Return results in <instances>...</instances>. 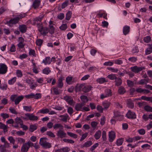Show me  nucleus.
<instances>
[{
    "label": "nucleus",
    "instance_id": "nucleus-26",
    "mask_svg": "<svg viewBox=\"0 0 152 152\" xmlns=\"http://www.w3.org/2000/svg\"><path fill=\"white\" fill-rule=\"evenodd\" d=\"M37 126L35 124H31L29 126V131L31 132H33L37 129Z\"/></svg>",
    "mask_w": 152,
    "mask_h": 152
},
{
    "label": "nucleus",
    "instance_id": "nucleus-56",
    "mask_svg": "<svg viewBox=\"0 0 152 152\" xmlns=\"http://www.w3.org/2000/svg\"><path fill=\"white\" fill-rule=\"evenodd\" d=\"M69 4V1H66L63 3L61 4V8L62 9L66 7H67Z\"/></svg>",
    "mask_w": 152,
    "mask_h": 152
},
{
    "label": "nucleus",
    "instance_id": "nucleus-44",
    "mask_svg": "<svg viewBox=\"0 0 152 152\" xmlns=\"http://www.w3.org/2000/svg\"><path fill=\"white\" fill-rule=\"evenodd\" d=\"M84 85V84H82L80 85H77L76 86V90L79 91H80L82 88L83 89Z\"/></svg>",
    "mask_w": 152,
    "mask_h": 152
},
{
    "label": "nucleus",
    "instance_id": "nucleus-45",
    "mask_svg": "<svg viewBox=\"0 0 152 152\" xmlns=\"http://www.w3.org/2000/svg\"><path fill=\"white\" fill-rule=\"evenodd\" d=\"M51 72L50 70L49 69V68H46L44 69L43 70V73L48 75Z\"/></svg>",
    "mask_w": 152,
    "mask_h": 152
},
{
    "label": "nucleus",
    "instance_id": "nucleus-53",
    "mask_svg": "<svg viewBox=\"0 0 152 152\" xmlns=\"http://www.w3.org/2000/svg\"><path fill=\"white\" fill-rule=\"evenodd\" d=\"M151 39V37L149 36H146L144 38V42L146 43H148L150 42Z\"/></svg>",
    "mask_w": 152,
    "mask_h": 152
},
{
    "label": "nucleus",
    "instance_id": "nucleus-29",
    "mask_svg": "<svg viewBox=\"0 0 152 152\" xmlns=\"http://www.w3.org/2000/svg\"><path fill=\"white\" fill-rule=\"evenodd\" d=\"M124 141V138H119L116 141V144L118 146H120L122 145Z\"/></svg>",
    "mask_w": 152,
    "mask_h": 152
},
{
    "label": "nucleus",
    "instance_id": "nucleus-51",
    "mask_svg": "<svg viewBox=\"0 0 152 152\" xmlns=\"http://www.w3.org/2000/svg\"><path fill=\"white\" fill-rule=\"evenodd\" d=\"M127 85L130 87H132L134 86V83L132 81L127 80Z\"/></svg>",
    "mask_w": 152,
    "mask_h": 152
},
{
    "label": "nucleus",
    "instance_id": "nucleus-1",
    "mask_svg": "<svg viewBox=\"0 0 152 152\" xmlns=\"http://www.w3.org/2000/svg\"><path fill=\"white\" fill-rule=\"evenodd\" d=\"M7 71V67L4 64H0V74H4Z\"/></svg>",
    "mask_w": 152,
    "mask_h": 152
},
{
    "label": "nucleus",
    "instance_id": "nucleus-3",
    "mask_svg": "<svg viewBox=\"0 0 152 152\" xmlns=\"http://www.w3.org/2000/svg\"><path fill=\"white\" fill-rule=\"evenodd\" d=\"M145 68L143 67H138L137 66L132 67L131 68L132 71L135 73H138L139 72L141 71L143 69H145Z\"/></svg>",
    "mask_w": 152,
    "mask_h": 152
},
{
    "label": "nucleus",
    "instance_id": "nucleus-31",
    "mask_svg": "<svg viewBox=\"0 0 152 152\" xmlns=\"http://www.w3.org/2000/svg\"><path fill=\"white\" fill-rule=\"evenodd\" d=\"M92 144V141H87L83 145V147L87 148L90 147Z\"/></svg>",
    "mask_w": 152,
    "mask_h": 152
},
{
    "label": "nucleus",
    "instance_id": "nucleus-14",
    "mask_svg": "<svg viewBox=\"0 0 152 152\" xmlns=\"http://www.w3.org/2000/svg\"><path fill=\"white\" fill-rule=\"evenodd\" d=\"M43 17V15H40L38 17H36L35 18L33 21L34 24H40V23H38V21L41 22V21L42 20Z\"/></svg>",
    "mask_w": 152,
    "mask_h": 152
},
{
    "label": "nucleus",
    "instance_id": "nucleus-39",
    "mask_svg": "<svg viewBox=\"0 0 152 152\" xmlns=\"http://www.w3.org/2000/svg\"><path fill=\"white\" fill-rule=\"evenodd\" d=\"M127 106L128 107L133 108L134 107V104L133 102L130 100H128L127 102Z\"/></svg>",
    "mask_w": 152,
    "mask_h": 152
},
{
    "label": "nucleus",
    "instance_id": "nucleus-32",
    "mask_svg": "<svg viewBox=\"0 0 152 152\" xmlns=\"http://www.w3.org/2000/svg\"><path fill=\"white\" fill-rule=\"evenodd\" d=\"M51 146V143L47 142L42 146L44 148L47 149L50 148Z\"/></svg>",
    "mask_w": 152,
    "mask_h": 152
},
{
    "label": "nucleus",
    "instance_id": "nucleus-60",
    "mask_svg": "<svg viewBox=\"0 0 152 152\" xmlns=\"http://www.w3.org/2000/svg\"><path fill=\"white\" fill-rule=\"evenodd\" d=\"M98 145L99 144L98 143H96L90 148V150L91 151H93L98 146Z\"/></svg>",
    "mask_w": 152,
    "mask_h": 152
},
{
    "label": "nucleus",
    "instance_id": "nucleus-37",
    "mask_svg": "<svg viewBox=\"0 0 152 152\" xmlns=\"http://www.w3.org/2000/svg\"><path fill=\"white\" fill-rule=\"evenodd\" d=\"M144 110L148 112H152V107L148 105H146L144 106Z\"/></svg>",
    "mask_w": 152,
    "mask_h": 152
},
{
    "label": "nucleus",
    "instance_id": "nucleus-2",
    "mask_svg": "<svg viewBox=\"0 0 152 152\" xmlns=\"http://www.w3.org/2000/svg\"><path fill=\"white\" fill-rule=\"evenodd\" d=\"M19 21L17 17L16 16L15 18H12L9 20L7 21L5 24H7L9 26H10L11 24H16L18 23Z\"/></svg>",
    "mask_w": 152,
    "mask_h": 152
},
{
    "label": "nucleus",
    "instance_id": "nucleus-13",
    "mask_svg": "<svg viewBox=\"0 0 152 152\" xmlns=\"http://www.w3.org/2000/svg\"><path fill=\"white\" fill-rule=\"evenodd\" d=\"M85 104L84 103H80L77 104L75 107V109L77 111H82L81 110L82 107L84 106Z\"/></svg>",
    "mask_w": 152,
    "mask_h": 152
},
{
    "label": "nucleus",
    "instance_id": "nucleus-50",
    "mask_svg": "<svg viewBox=\"0 0 152 152\" xmlns=\"http://www.w3.org/2000/svg\"><path fill=\"white\" fill-rule=\"evenodd\" d=\"M23 108L24 110L30 112L31 110V106H23Z\"/></svg>",
    "mask_w": 152,
    "mask_h": 152
},
{
    "label": "nucleus",
    "instance_id": "nucleus-52",
    "mask_svg": "<svg viewBox=\"0 0 152 152\" xmlns=\"http://www.w3.org/2000/svg\"><path fill=\"white\" fill-rule=\"evenodd\" d=\"M67 25L66 24H62L60 27V29L62 30H65L67 28Z\"/></svg>",
    "mask_w": 152,
    "mask_h": 152
},
{
    "label": "nucleus",
    "instance_id": "nucleus-59",
    "mask_svg": "<svg viewBox=\"0 0 152 152\" xmlns=\"http://www.w3.org/2000/svg\"><path fill=\"white\" fill-rule=\"evenodd\" d=\"M46 134L49 136L51 137H55V135L51 131L47 132H46Z\"/></svg>",
    "mask_w": 152,
    "mask_h": 152
},
{
    "label": "nucleus",
    "instance_id": "nucleus-10",
    "mask_svg": "<svg viewBox=\"0 0 152 152\" xmlns=\"http://www.w3.org/2000/svg\"><path fill=\"white\" fill-rule=\"evenodd\" d=\"M64 99L70 105H72L73 104L74 101L71 96H64Z\"/></svg>",
    "mask_w": 152,
    "mask_h": 152
},
{
    "label": "nucleus",
    "instance_id": "nucleus-38",
    "mask_svg": "<svg viewBox=\"0 0 152 152\" xmlns=\"http://www.w3.org/2000/svg\"><path fill=\"white\" fill-rule=\"evenodd\" d=\"M72 13L70 11H69L67 13L66 15V19L67 20H69L71 18Z\"/></svg>",
    "mask_w": 152,
    "mask_h": 152
},
{
    "label": "nucleus",
    "instance_id": "nucleus-57",
    "mask_svg": "<svg viewBox=\"0 0 152 152\" xmlns=\"http://www.w3.org/2000/svg\"><path fill=\"white\" fill-rule=\"evenodd\" d=\"M105 121V118L104 116H103L101 119L100 124L102 126L104 124Z\"/></svg>",
    "mask_w": 152,
    "mask_h": 152
},
{
    "label": "nucleus",
    "instance_id": "nucleus-19",
    "mask_svg": "<svg viewBox=\"0 0 152 152\" xmlns=\"http://www.w3.org/2000/svg\"><path fill=\"white\" fill-rule=\"evenodd\" d=\"M40 3V0H34L32 4L34 8L36 9L37 8H38L39 7Z\"/></svg>",
    "mask_w": 152,
    "mask_h": 152
},
{
    "label": "nucleus",
    "instance_id": "nucleus-7",
    "mask_svg": "<svg viewBox=\"0 0 152 152\" xmlns=\"http://www.w3.org/2000/svg\"><path fill=\"white\" fill-rule=\"evenodd\" d=\"M0 139L1 142L4 143V145H2L3 146L6 148H9L10 147V143L6 140L4 137L2 136L1 137Z\"/></svg>",
    "mask_w": 152,
    "mask_h": 152
},
{
    "label": "nucleus",
    "instance_id": "nucleus-64",
    "mask_svg": "<svg viewBox=\"0 0 152 152\" xmlns=\"http://www.w3.org/2000/svg\"><path fill=\"white\" fill-rule=\"evenodd\" d=\"M5 147L3 146L2 145H0V152H6V149Z\"/></svg>",
    "mask_w": 152,
    "mask_h": 152
},
{
    "label": "nucleus",
    "instance_id": "nucleus-61",
    "mask_svg": "<svg viewBox=\"0 0 152 152\" xmlns=\"http://www.w3.org/2000/svg\"><path fill=\"white\" fill-rule=\"evenodd\" d=\"M41 94L40 93H37L35 94H34V96H33V98L36 99H39L41 98Z\"/></svg>",
    "mask_w": 152,
    "mask_h": 152
},
{
    "label": "nucleus",
    "instance_id": "nucleus-11",
    "mask_svg": "<svg viewBox=\"0 0 152 152\" xmlns=\"http://www.w3.org/2000/svg\"><path fill=\"white\" fill-rule=\"evenodd\" d=\"M64 80V78L62 77H61L58 78L57 81V87L60 88H62L63 85V83L62 81Z\"/></svg>",
    "mask_w": 152,
    "mask_h": 152
},
{
    "label": "nucleus",
    "instance_id": "nucleus-15",
    "mask_svg": "<svg viewBox=\"0 0 152 152\" xmlns=\"http://www.w3.org/2000/svg\"><path fill=\"white\" fill-rule=\"evenodd\" d=\"M130 31V27L129 26L125 25V26L123 29V34L126 35L128 34Z\"/></svg>",
    "mask_w": 152,
    "mask_h": 152
},
{
    "label": "nucleus",
    "instance_id": "nucleus-42",
    "mask_svg": "<svg viewBox=\"0 0 152 152\" xmlns=\"http://www.w3.org/2000/svg\"><path fill=\"white\" fill-rule=\"evenodd\" d=\"M72 79V77H67L66 79V81L67 84H71Z\"/></svg>",
    "mask_w": 152,
    "mask_h": 152
},
{
    "label": "nucleus",
    "instance_id": "nucleus-23",
    "mask_svg": "<svg viewBox=\"0 0 152 152\" xmlns=\"http://www.w3.org/2000/svg\"><path fill=\"white\" fill-rule=\"evenodd\" d=\"M104 94L106 97H108L112 96V92L110 89L108 88L106 89L104 92Z\"/></svg>",
    "mask_w": 152,
    "mask_h": 152
},
{
    "label": "nucleus",
    "instance_id": "nucleus-46",
    "mask_svg": "<svg viewBox=\"0 0 152 152\" xmlns=\"http://www.w3.org/2000/svg\"><path fill=\"white\" fill-rule=\"evenodd\" d=\"M8 140L10 143H12L13 145L15 144V140L12 137L9 136L8 138Z\"/></svg>",
    "mask_w": 152,
    "mask_h": 152
},
{
    "label": "nucleus",
    "instance_id": "nucleus-49",
    "mask_svg": "<svg viewBox=\"0 0 152 152\" xmlns=\"http://www.w3.org/2000/svg\"><path fill=\"white\" fill-rule=\"evenodd\" d=\"M42 40L39 39L37 40L36 41V45L39 46H41L42 44Z\"/></svg>",
    "mask_w": 152,
    "mask_h": 152
},
{
    "label": "nucleus",
    "instance_id": "nucleus-17",
    "mask_svg": "<svg viewBox=\"0 0 152 152\" xmlns=\"http://www.w3.org/2000/svg\"><path fill=\"white\" fill-rule=\"evenodd\" d=\"M29 146L26 143H24L21 148V152H27L29 149Z\"/></svg>",
    "mask_w": 152,
    "mask_h": 152
},
{
    "label": "nucleus",
    "instance_id": "nucleus-8",
    "mask_svg": "<svg viewBox=\"0 0 152 152\" xmlns=\"http://www.w3.org/2000/svg\"><path fill=\"white\" fill-rule=\"evenodd\" d=\"M58 88L57 87H53L51 88V91L52 92V91L53 90V95H58L61 93L62 91L58 89Z\"/></svg>",
    "mask_w": 152,
    "mask_h": 152
},
{
    "label": "nucleus",
    "instance_id": "nucleus-21",
    "mask_svg": "<svg viewBox=\"0 0 152 152\" xmlns=\"http://www.w3.org/2000/svg\"><path fill=\"white\" fill-rule=\"evenodd\" d=\"M92 88L93 87L91 86H85L84 85L82 90L83 92L86 93L89 92L90 90H91Z\"/></svg>",
    "mask_w": 152,
    "mask_h": 152
},
{
    "label": "nucleus",
    "instance_id": "nucleus-5",
    "mask_svg": "<svg viewBox=\"0 0 152 152\" xmlns=\"http://www.w3.org/2000/svg\"><path fill=\"white\" fill-rule=\"evenodd\" d=\"M25 115L28 117L29 120L31 121H36L38 119L37 116L34 115L32 113H27L25 114Z\"/></svg>",
    "mask_w": 152,
    "mask_h": 152
},
{
    "label": "nucleus",
    "instance_id": "nucleus-48",
    "mask_svg": "<svg viewBox=\"0 0 152 152\" xmlns=\"http://www.w3.org/2000/svg\"><path fill=\"white\" fill-rule=\"evenodd\" d=\"M53 127L54 129H57L58 128H63V126L61 124H54L53 126Z\"/></svg>",
    "mask_w": 152,
    "mask_h": 152
},
{
    "label": "nucleus",
    "instance_id": "nucleus-36",
    "mask_svg": "<svg viewBox=\"0 0 152 152\" xmlns=\"http://www.w3.org/2000/svg\"><path fill=\"white\" fill-rule=\"evenodd\" d=\"M80 99L81 100L83 101L82 103H85L86 102L88 101V99L87 97L85 95H83L80 96Z\"/></svg>",
    "mask_w": 152,
    "mask_h": 152
},
{
    "label": "nucleus",
    "instance_id": "nucleus-40",
    "mask_svg": "<svg viewBox=\"0 0 152 152\" xmlns=\"http://www.w3.org/2000/svg\"><path fill=\"white\" fill-rule=\"evenodd\" d=\"M27 15L25 13H23L22 14H21L18 15H16L18 19L19 20H20L22 18H24Z\"/></svg>",
    "mask_w": 152,
    "mask_h": 152
},
{
    "label": "nucleus",
    "instance_id": "nucleus-24",
    "mask_svg": "<svg viewBox=\"0 0 152 152\" xmlns=\"http://www.w3.org/2000/svg\"><path fill=\"white\" fill-rule=\"evenodd\" d=\"M55 29L53 25H49L48 32L51 34H53L54 33Z\"/></svg>",
    "mask_w": 152,
    "mask_h": 152
},
{
    "label": "nucleus",
    "instance_id": "nucleus-43",
    "mask_svg": "<svg viewBox=\"0 0 152 152\" xmlns=\"http://www.w3.org/2000/svg\"><path fill=\"white\" fill-rule=\"evenodd\" d=\"M67 134L69 136L73 137L75 139L77 138V135L76 134L69 132H67Z\"/></svg>",
    "mask_w": 152,
    "mask_h": 152
},
{
    "label": "nucleus",
    "instance_id": "nucleus-41",
    "mask_svg": "<svg viewBox=\"0 0 152 152\" xmlns=\"http://www.w3.org/2000/svg\"><path fill=\"white\" fill-rule=\"evenodd\" d=\"M16 80V77H14L11 79L9 80L8 81V83L10 85L13 84L15 82Z\"/></svg>",
    "mask_w": 152,
    "mask_h": 152
},
{
    "label": "nucleus",
    "instance_id": "nucleus-18",
    "mask_svg": "<svg viewBox=\"0 0 152 152\" xmlns=\"http://www.w3.org/2000/svg\"><path fill=\"white\" fill-rule=\"evenodd\" d=\"M24 97L22 95L19 96H17L15 100V104L17 105L18 104L20 101L23 99Z\"/></svg>",
    "mask_w": 152,
    "mask_h": 152
},
{
    "label": "nucleus",
    "instance_id": "nucleus-62",
    "mask_svg": "<svg viewBox=\"0 0 152 152\" xmlns=\"http://www.w3.org/2000/svg\"><path fill=\"white\" fill-rule=\"evenodd\" d=\"M10 111L12 113L17 114H18V112L16 111L15 109L12 107H10L9 108Z\"/></svg>",
    "mask_w": 152,
    "mask_h": 152
},
{
    "label": "nucleus",
    "instance_id": "nucleus-47",
    "mask_svg": "<svg viewBox=\"0 0 152 152\" xmlns=\"http://www.w3.org/2000/svg\"><path fill=\"white\" fill-rule=\"evenodd\" d=\"M148 82L147 80H145V79H142L139 81L138 83L140 85H143L146 84Z\"/></svg>",
    "mask_w": 152,
    "mask_h": 152
},
{
    "label": "nucleus",
    "instance_id": "nucleus-25",
    "mask_svg": "<svg viewBox=\"0 0 152 152\" xmlns=\"http://www.w3.org/2000/svg\"><path fill=\"white\" fill-rule=\"evenodd\" d=\"M115 86H121L122 84V80L121 78L116 77L115 79Z\"/></svg>",
    "mask_w": 152,
    "mask_h": 152
},
{
    "label": "nucleus",
    "instance_id": "nucleus-9",
    "mask_svg": "<svg viewBox=\"0 0 152 152\" xmlns=\"http://www.w3.org/2000/svg\"><path fill=\"white\" fill-rule=\"evenodd\" d=\"M42 35H45L48 33V28L46 27H43L41 26L39 30Z\"/></svg>",
    "mask_w": 152,
    "mask_h": 152
},
{
    "label": "nucleus",
    "instance_id": "nucleus-58",
    "mask_svg": "<svg viewBox=\"0 0 152 152\" xmlns=\"http://www.w3.org/2000/svg\"><path fill=\"white\" fill-rule=\"evenodd\" d=\"M25 45V44L23 42H19L17 46L19 49H21L23 48Z\"/></svg>",
    "mask_w": 152,
    "mask_h": 152
},
{
    "label": "nucleus",
    "instance_id": "nucleus-30",
    "mask_svg": "<svg viewBox=\"0 0 152 152\" xmlns=\"http://www.w3.org/2000/svg\"><path fill=\"white\" fill-rule=\"evenodd\" d=\"M51 60H50V57H46L45 60H44L43 62L45 64H49L50 63Z\"/></svg>",
    "mask_w": 152,
    "mask_h": 152
},
{
    "label": "nucleus",
    "instance_id": "nucleus-34",
    "mask_svg": "<svg viewBox=\"0 0 152 152\" xmlns=\"http://www.w3.org/2000/svg\"><path fill=\"white\" fill-rule=\"evenodd\" d=\"M49 112L50 110L48 109H43L40 110L39 112H38V113L45 114L48 113Z\"/></svg>",
    "mask_w": 152,
    "mask_h": 152
},
{
    "label": "nucleus",
    "instance_id": "nucleus-54",
    "mask_svg": "<svg viewBox=\"0 0 152 152\" xmlns=\"http://www.w3.org/2000/svg\"><path fill=\"white\" fill-rule=\"evenodd\" d=\"M97 81L99 83L102 84L105 82V78H101L98 79L97 80Z\"/></svg>",
    "mask_w": 152,
    "mask_h": 152
},
{
    "label": "nucleus",
    "instance_id": "nucleus-12",
    "mask_svg": "<svg viewBox=\"0 0 152 152\" xmlns=\"http://www.w3.org/2000/svg\"><path fill=\"white\" fill-rule=\"evenodd\" d=\"M57 135L58 137L62 138L64 137H66V134L63 131L60 130L58 131Z\"/></svg>",
    "mask_w": 152,
    "mask_h": 152
},
{
    "label": "nucleus",
    "instance_id": "nucleus-4",
    "mask_svg": "<svg viewBox=\"0 0 152 152\" xmlns=\"http://www.w3.org/2000/svg\"><path fill=\"white\" fill-rule=\"evenodd\" d=\"M128 118L129 119H135L136 118V115L135 113L129 110L126 115Z\"/></svg>",
    "mask_w": 152,
    "mask_h": 152
},
{
    "label": "nucleus",
    "instance_id": "nucleus-22",
    "mask_svg": "<svg viewBox=\"0 0 152 152\" xmlns=\"http://www.w3.org/2000/svg\"><path fill=\"white\" fill-rule=\"evenodd\" d=\"M126 92V90L125 88L122 86H121L119 87L118 90V92L120 94H123Z\"/></svg>",
    "mask_w": 152,
    "mask_h": 152
},
{
    "label": "nucleus",
    "instance_id": "nucleus-33",
    "mask_svg": "<svg viewBox=\"0 0 152 152\" xmlns=\"http://www.w3.org/2000/svg\"><path fill=\"white\" fill-rule=\"evenodd\" d=\"M15 122L17 124H19L20 125L23 124V121L19 117H17L15 119Z\"/></svg>",
    "mask_w": 152,
    "mask_h": 152
},
{
    "label": "nucleus",
    "instance_id": "nucleus-6",
    "mask_svg": "<svg viewBox=\"0 0 152 152\" xmlns=\"http://www.w3.org/2000/svg\"><path fill=\"white\" fill-rule=\"evenodd\" d=\"M115 133L114 131H112L109 132L108 139L110 142H112L115 139Z\"/></svg>",
    "mask_w": 152,
    "mask_h": 152
},
{
    "label": "nucleus",
    "instance_id": "nucleus-16",
    "mask_svg": "<svg viewBox=\"0 0 152 152\" xmlns=\"http://www.w3.org/2000/svg\"><path fill=\"white\" fill-rule=\"evenodd\" d=\"M18 28L20 31L22 33H24L26 32L27 27L26 25L22 24L19 25Z\"/></svg>",
    "mask_w": 152,
    "mask_h": 152
},
{
    "label": "nucleus",
    "instance_id": "nucleus-27",
    "mask_svg": "<svg viewBox=\"0 0 152 152\" xmlns=\"http://www.w3.org/2000/svg\"><path fill=\"white\" fill-rule=\"evenodd\" d=\"M101 135V131L100 130H98L97 132H96L95 135H94V137L95 138L96 140H98L99 139Z\"/></svg>",
    "mask_w": 152,
    "mask_h": 152
},
{
    "label": "nucleus",
    "instance_id": "nucleus-35",
    "mask_svg": "<svg viewBox=\"0 0 152 152\" xmlns=\"http://www.w3.org/2000/svg\"><path fill=\"white\" fill-rule=\"evenodd\" d=\"M59 117L61 118L60 119L62 121L66 122L67 121V120L68 119L69 116L67 115V116L61 115L59 116Z\"/></svg>",
    "mask_w": 152,
    "mask_h": 152
},
{
    "label": "nucleus",
    "instance_id": "nucleus-63",
    "mask_svg": "<svg viewBox=\"0 0 152 152\" xmlns=\"http://www.w3.org/2000/svg\"><path fill=\"white\" fill-rule=\"evenodd\" d=\"M110 103L109 102H103L102 105L105 108H107L110 105Z\"/></svg>",
    "mask_w": 152,
    "mask_h": 152
},
{
    "label": "nucleus",
    "instance_id": "nucleus-20",
    "mask_svg": "<svg viewBox=\"0 0 152 152\" xmlns=\"http://www.w3.org/2000/svg\"><path fill=\"white\" fill-rule=\"evenodd\" d=\"M8 128V126H7L5 125L4 124L0 122V129H3L4 133L7 132Z\"/></svg>",
    "mask_w": 152,
    "mask_h": 152
},
{
    "label": "nucleus",
    "instance_id": "nucleus-28",
    "mask_svg": "<svg viewBox=\"0 0 152 152\" xmlns=\"http://www.w3.org/2000/svg\"><path fill=\"white\" fill-rule=\"evenodd\" d=\"M47 140V138L45 137L40 138L39 142V143L40 145L42 146L46 142H47L46 140Z\"/></svg>",
    "mask_w": 152,
    "mask_h": 152
},
{
    "label": "nucleus",
    "instance_id": "nucleus-55",
    "mask_svg": "<svg viewBox=\"0 0 152 152\" xmlns=\"http://www.w3.org/2000/svg\"><path fill=\"white\" fill-rule=\"evenodd\" d=\"M102 138L103 141H105L106 140V133L104 131H103L102 132Z\"/></svg>",
    "mask_w": 152,
    "mask_h": 152
}]
</instances>
